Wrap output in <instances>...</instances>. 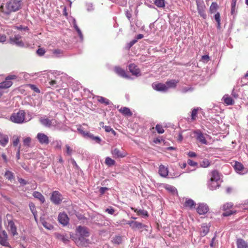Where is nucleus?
<instances>
[{"label": "nucleus", "mask_w": 248, "mask_h": 248, "mask_svg": "<svg viewBox=\"0 0 248 248\" xmlns=\"http://www.w3.org/2000/svg\"><path fill=\"white\" fill-rule=\"evenodd\" d=\"M21 5V0H11L6 3L5 6L3 4L0 5V12L5 15H8L12 12L19 10Z\"/></svg>", "instance_id": "1"}, {"label": "nucleus", "mask_w": 248, "mask_h": 248, "mask_svg": "<svg viewBox=\"0 0 248 248\" xmlns=\"http://www.w3.org/2000/svg\"><path fill=\"white\" fill-rule=\"evenodd\" d=\"M79 236L76 239V243L78 246H83L87 243V240L85 237H89L90 233L88 229L85 227L78 226L77 229Z\"/></svg>", "instance_id": "2"}, {"label": "nucleus", "mask_w": 248, "mask_h": 248, "mask_svg": "<svg viewBox=\"0 0 248 248\" xmlns=\"http://www.w3.org/2000/svg\"><path fill=\"white\" fill-rule=\"evenodd\" d=\"M11 120L16 124H22L28 121L25 119V112L23 110H19L16 113H13L10 117Z\"/></svg>", "instance_id": "3"}, {"label": "nucleus", "mask_w": 248, "mask_h": 248, "mask_svg": "<svg viewBox=\"0 0 248 248\" xmlns=\"http://www.w3.org/2000/svg\"><path fill=\"white\" fill-rule=\"evenodd\" d=\"M197 7L198 12L201 17L203 19H206L207 15L206 13V6L203 0H197L196 1Z\"/></svg>", "instance_id": "4"}, {"label": "nucleus", "mask_w": 248, "mask_h": 248, "mask_svg": "<svg viewBox=\"0 0 248 248\" xmlns=\"http://www.w3.org/2000/svg\"><path fill=\"white\" fill-rule=\"evenodd\" d=\"M50 200L54 204L59 205L62 201V195L59 191H54L52 193Z\"/></svg>", "instance_id": "5"}, {"label": "nucleus", "mask_w": 248, "mask_h": 248, "mask_svg": "<svg viewBox=\"0 0 248 248\" xmlns=\"http://www.w3.org/2000/svg\"><path fill=\"white\" fill-rule=\"evenodd\" d=\"M111 154L114 158H124L127 155L126 153L124 150H120L117 148H112Z\"/></svg>", "instance_id": "6"}, {"label": "nucleus", "mask_w": 248, "mask_h": 248, "mask_svg": "<svg viewBox=\"0 0 248 248\" xmlns=\"http://www.w3.org/2000/svg\"><path fill=\"white\" fill-rule=\"evenodd\" d=\"M193 134H194V137L198 141L202 144H207V140H206L203 133L200 130L197 129L194 130L193 131Z\"/></svg>", "instance_id": "7"}, {"label": "nucleus", "mask_w": 248, "mask_h": 248, "mask_svg": "<svg viewBox=\"0 0 248 248\" xmlns=\"http://www.w3.org/2000/svg\"><path fill=\"white\" fill-rule=\"evenodd\" d=\"M21 36L19 35H15L14 36L10 38V42L12 44H15L17 46L23 47L24 44L21 40Z\"/></svg>", "instance_id": "8"}, {"label": "nucleus", "mask_w": 248, "mask_h": 248, "mask_svg": "<svg viewBox=\"0 0 248 248\" xmlns=\"http://www.w3.org/2000/svg\"><path fill=\"white\" fill-rule=\"evenodd\" d=\"M209 208L207 204L204 203H200L196 208L197 213L200 215H205L209 211Z\"/></svg>", "instance_id": "9"}, {"label": "nucleus", "mask_w": 248, "mask_h": 248, "mask_svg": "<svg viewBox=\"0 0 248 248\" xmlns=\"http://www.w3.org/2000/svg\"><path fill=\"white\" fill-rule=\"evenodd\" d=\"M0 244L4 247H10L8 241V236L5 231L0 232Z\"/></svg>", "instance_id": "10"}, {"label": "nucleus", "mask_w": 248, "mask_h": 248, "mask_svg": "<svg viewBox=\"0 0 248 248\" xmlns=\"http://www.w3.org/2000/svg\"><path fill=\"white\" fill-rule=\"evenodd\" d=\"M36 138L41 144L47 145L49 142L48 137L44 133H38Z\"/></svg>", "instance_id": "11"}, {"label": "nucleus", "mask_w": 248, "mask_h": 248, "mask_svg": "<svg viewBox=\"0 0 248 248\" xmlns=\"http://www.w3.org/2000/svg\"><path fill=\"white\" fill-rule=\"evenodd\" d=\"M58 219L59 223L63 226L67 225L69 223V218L67 214L64 212L59 214Z\"/></svg>", "instance_id": "12"}, {"label": "nucleus", "mask_w": 248, "mask_h": 248, "mask_svg": "<svg viewBox=\"0 0 248 248\" xmlns=\"http://www.w3.org/2000/svg\"><path fill=\"white\" fill-rule=\"evenodd\" d=\"M153 89L157 91L166 92L168 91V87L166 84L162 83H155L152 84Z\"/></svg>", "instance_id": "13"}, {"label": "nucleus", "mask_w": 248, "mask_h": 248, "mask_svg": "<svg viewBox=\"0 0 248 248\" xmlns=\"http://www.w3.org/2000/svg\"><path fill=\"white\" fill-rule=\"evenodd\" d=\"M128 69L130 72L134 76L139 77L141 75L140 69L134 63H131L129 65Z\"/></svg>", "instance_id": "14"}, {"label": "nucleus", "mask_w": 248, "mask_h": 248, "mask_svg": "<svg viewBox=\"0 0 248 248\" xmlns=\"http://www.w3.org/2000/svg\"><path fill=\"white\" fill-rule=\"evenodd\" d=\"M7 229L12 235H17L16 226L12 220H8Z\"/></svg>", "instance_id": "15"}, {"label": "nucleus", "mask_w": 248, "mask_h": 248, "mask_svg": "<svg viewBox=\"0 0 248 248\" xmlns=\"http://www.w3.org/2000/svg\"><path fill=\"white\" fill-rule=\"evenodd\" d=\"M221 182L209 180L208 182V187L211 190L216 189L220 186Z\"/></svg>", "instance_id": "16"}, {"label": "nucleus", "mask_w": 248, "mask_h": 248, "mask_svg": "<svg viewBox=\"0 0 248 248\" xmlns=\"http://www.w3.org/2000/svg\"><path fill=\"white\" fill-rule=\"evenodd\" d=\"M234 168L236 172L240 174H244L246 173L245 168L243 164L240 162H236L234 166Z\"/></svg>", "instance_id": "17"}, {"label": "nucleus", "mask_w": 248, "mask_h": 248, "mask_svg": "<svg viewBox=\"0 0 248 248\" xmlns=\"http://www.w3.org/2000/svg\"><path fill=\"white\" fill-rule=\"evenodd\" d=\"M209 176H210L209 180H213L214 181H219V182H221V181L220 180V174L216 170L212 171L211 172V173L209 174Z\"/></svg>", "instance_id": "18"}, {"label": "nucleus", "mask_w": 248, "mask_h": 248, "mask_svg": "<svg viewBox=\"0 0 248 248\" xmlns=\"http://www.w3.org/2000/svg\"><path fill=\"white\" fill-rule=\"evenodd\" d=\"M148 227L147 225L143 224L140 222L134 221L133 225H132V229L136 230L137 229H144L146 231H148Z\"/></svg>", "instance_id": "19"}, {"label": "nucleus", "mask_w": 248, "mask_h": 248, "mask_svg": "<svg viewBox=\"0 0 248 248\" xmlns=\"http://www.w3.org/2000/svg\"><path fill=\"white\" fill-rule=\"evenodd\" d=\"M168 169L167 167H166L163 165L159 166L158 173L159 175L163 177H166L168 175Z\"/></svg>", "instance_id": "20"}, {"label": "nucleus", "mask_w": 248, "mask_h": 248, "mask_svg": "<svg viewBox=\"0 0 248 248\" xmlns=\"http://www.w3.org/2000/svg\"><path fill=\"white\" fill-rule=\"evenodd\" d=\"M114 71L116 72V73L120 77L126 78H129V77L127 75L125 71L122 68L119 67H116L114 69Z\"/></svg>", "instance_id": "21"}, {"label": "nucleus", "mask_w": 248, "mask_h": 248, "mask_svg": "<svg viewBox=\"0 0 248 248\" xmlns=\"http://www.w3.org/2000/svg\"><path fill=\"white\" fill-rule=\"evenodd\" d=\"M131 209L133 210L135 212L137 213V215L139 216L141 215L144 217H147L149 216L148 212L145 210L142 209H138L137 208L131 207Z\"/></svg>", "instance_id": "22"}, {"label": "nucleus", "mask_w": 248, "mask_h": 248, "mask_svg": "<svg viewBox=\"0 0 248 248\" xmlns=\"http://www.w3.org/2000/svg\"><path fill=\"white\" fill-rule=\"evenodd\" d=\"M8 137L0 133V144L3 147H5L8 143Z\"/></svg>", "instance_id": "23"}, {"label": "nucleus", "mask_w": 248, "mask_h": 248, "mask_svg": "<svg viewBox=\"0 0 248 248\" xmlns=\"http://www.w3.org/2000/svg\"><path fill=\"white\" fill-rule=\"evenodd\" d=\"M236 245L237 248H248V244L247 243L241 238L237 240Z\"/></svg>", "instance_id": "24"}, {"label": "nucleus", "mask_w": 248, "mask_h": 248, "mask_svg": "<svg viewBox=\"0 0 248 248\" xmlns=\"http://www.w3.org/2000/svg\"><path fill=\"white\" fill-rule=\"evenodd\" d=\"M178 82V80L171 79L166 82L165 84L167 87H168V89L169 88H175L176 87L177 84Z\"/></svg>", "instance_id": "25"}, {"label": "nucleus", "mask_w": 248, "mask_h": 248, "mask_svg": "<svg viewBox=\"0 0 248 248\" xmlns=\"http://www.w3.org/2000/svg\"><path fill=\"white\" fill-rule=\"evenodd\" d=\"M33 196L39 200L42 203H43L45 202V199L44 196L39 192L34 191L33 193Z\"/></svg>", "instance_id": "26"}, {"label": "nucleus", "mask_w": 248, "mask_h": 248, "mask_svg": "<svg viewBox=\"0 0 248 248\" xmlns=\"http://www.w3.org/2000/svg\"><path fill=\"white\" fill-rule=\"evenodd\" d=\"M40 122L43 125L46 127H50L52 124V120L46 118H41Z\"/></svg>", "instance_id": "27"}, {"label": "nucleus", "mask_w": 248, "mask_h": 248, "mask_svg": "<svg viewBox=\"0 0 248 248\" xmlns=\"http://www.w3.org/2000/svg\"><path fill=\"white\" fill-rule=\"evenodd\" d=\"M40 222L42 225L46 229L51 230L53 229V226L50 223L46 222L44 218H41Z\"/></svg>", "instance_id": "28"}, {"label": "nucleus", "mask_w": 248, "mask_h": 248, "mask_svg": "<svg viewBox=\"0 0 248 248\" xmlns=\"http://www.w3.org/2000/svg\"><path fill=\"white\" fill-rule=\"evenodd\" d=\"M12 85V82L8 80L7 78L3 82L0 83V89H6L11 87Z\"/></svg>", "instance_id": "29"}, {"label": "nucleus", "mask_w": 248, "mask_h": 248, "mask_svg": "<svg viewBox=\"0 0 248 248\" xmlns=\"http://www.w3.org/2000/svg\"><path fill=\"white\" fill-rule=\"evenodd\" d=\"M209 228L205 224H202L201 226V235L204 236L209 232Z\"/></svg>", "instance_id": "30"}, {"label": "nucleus", "mask_w": 248, "mask_h": 248, "mask_svg": "<svg viewBox=\"0 0 248 248\" xmlns=\"http://www.w3.org/2000/svg\"><path fill=\"white\" fill-rule=\"evenodd\" d=\"M223 100L224 101V102L227 105H232L234 103V101L233 100L232 98L227 94L225 95L223 97Z\"/></svg>", "instance_id": "31"}, {"label": "nucleus", "mask_w": 248, "mask_h": 248, "mask_svg": "<svg viewBox=\"0 0 248 248\" xmlns=\"http://www.w3.org/2000/svg\"><path fill=\"white\" fill-rule=\"evenodd\" d=\"M119 111L126 116H131L132 115V113L131 112L130 109L127 107L121 108L119 109Z\"/></svg>", "instance_id": "32"}, {"label": "nucleus", "mask_w": 248, "mask_h": 248, "mask_svg": "<svg viewBox=\"0 0 248 248\" xmlns=\"http://www.w3.org/2000/svg\"><path fill=\"white\" fill-rule=\"evenodd\" d=\"M165 188L169 192H170L171 194H172L173 195L177 193V191L176 188L172 186L167 185L165 187Z\"/></svg>", "instance_id": "33"}, {"label": "nucleus", "mask_w": 248, "mask_h": 248, "mask_svg": "<svg viewBox=\"0 0 248 248\" xmlns=\"http://www.w3.org/2000/svg\"><path fill=\"white\" fill-rule=\"evenodd\" d=\"M214 18L216 21L217 22V28L219 30L220 29L221 23H220V14L217 12L214 16Z\"/></svg>", "instance_id": "34"}, {"label": "nucleus", "mask_w": 248, "mask_h": 248, "mask_svg": "<svg viewBox=\"0 0 248 248\" xmlns=\"http://www.w3.org/2000/svg\"><path fill=\"white\" fill-rule=\"evenodd\" d=\"M195 205V202L192 199L186 200L185 203V206L192 209Z\"/></svg>", "instance_id": "35"}, {"label": "nucleus", "mask_w": 248, "mask_h": 248, "mask_svg": "<svg viewBox=\"0 0 248 248\" xmlns=\"http://www.w3.org/2000/svg\"><path fill=\"white\" fill-rule=\"evenodd\" d=\"M97 98L98 101L102 104H104L106 105H108L110 104V101L108 99L102 96H97Z\"/></svg>", "instance_id": "36"}, {"label": "nucleus", "mask_w": 248, "mask_h": 248, "mask_svg": "<svg viewBox=\"0 0 248 248\" xmlns=\"http://www.w3.org/2000/svg\"><path fill=\"white\" fill-rule=\"evenodd\" d=\"M4 177L8 180L11 181L14 178V174L12 171L7 170L5 172Z\"/></svg>", "instance_id": "37"}, {"label": "nucleus", "mask_w": 248, "mask_h": 248, "mask_svg": "<svg viewBox=\"0 0 248 248\" xmlns=\"http://www.w3.org/2000/svg\"><path fill=\"white\" fill-rule=\"evenodd\" d=\"M105 163L107 166L110 167L115 165V161L109 157H107Z\"/></svg>", "instance_id": "38"}, {"label": "nucleus", "mask_w": 248, "mask_h": 248, "mask_svg": "<svg viewBox=\"0 0 248 248\" xmlns=\"http://www.w3.org/2000/svg\"><path fill=\"white\" fill-rule=\"evenodd\" d=\"M122 238L120 235H116L113 237L112 242L114 244L119 245L122 243Z\"/></svg>", "instance_id": "39"}, {"label": "nucleus", "mask_w": 248, "mask_h": 248, "mask_svg": "<svg viewBox=\"0 0 248 248\" xmlns=\"http://www.w3.org/2000/svg\"><path fill=\"white\" fill-rule=\"evenodd\" d=\"M217 8H218V5H217V3L215 2H212L210 7V8H209L210 12L211 14L215 13L216 12Z\"/></svg>", "instance_id": "40"}, {"label": "nucleus", "mask_w": 248, "mask_h": 248, "mask_svg": "<svg viewBox=\"0 0 248 248\" xmlns=\"http://www.w3.org/2000/svg\"><path fill=\"white\" fill-rule=\"evenodd\" d=\"M154 3L159 8H163L165 7V0H155Z\"/></svg>", "instance_id": "41"}, {"label": "nucleus", "mask_w": 248, "mask_h": 248, "mask_svg": "<svg viewBox=\"0 0 248 248\" xmlns=\"http://www.w3.org/2000/svg\"><path fill=\"white\" fill-rule=\"evenodd\" d=\"M89 138L95 141L97 143H100L101 141V139L98 136H94L93 134L91 133L89 134Z\"/></svg>", "instance_id": "42"}, {"label": "nucleus", "mask_w": 248, "mask_h": 248, "mask_svg": "<svg viewBox=\"0 0 248 248\" xmlns=\"http://www.w3.org/2000/svg\"><path fill=\"white\" fill-rule=\"evenodd\" d=\"M29 206L30 210L34 216L35 219L36 220L37 211H36V208L34 204L32 203H31L29 204Z\"/></svg>", "instance_id": "43"}, {"label": "nucleus", "mask_w": 248, "mask_h": 248, "mask_svg": "<svg viewBox=\"0 0 248 248\" xmlns=\"http://www.w3.org/2000/svg\"><path fill=\"white\" fill-rule=\"evenodd\" d=\"M210 165L209 160L207 159H204L200 162V166L203 168H207Z\"/></svg>", "instance_id": "44"}, {"label": "nucleus", "mask_w": 248, "mask_h": 248, "mask_svg": "<svg viewBox=\"0 0 248 248\" xmlns=\"http://www.w3.org/2000/svg\"><path fill=\"white\" fill-rule=\"evenodd\" d=\"M58 78H56V79H51L48 82V84L50 86L56 88L58 87V84L59 83V82L58 80Z\"/></svg>", "instance_id": "45"}, {"label": "nucleus", "mask_w": 248, "mask_h": 248, "mask_svg": "<svg viewBox=\"0 0 248 248\" xmlns=\"http://www.w3.org/2000/svg\"><path fill=\"white\" fill-rule=\"evenodd\" d=\"M194 90L193 88L191 86L184 87L181 89V92L182 93H186L187 92H191Z\"/></svg>", "instance_id": "46"}, {"label": "nucleus", "mask_w": 248, "mask_h": 248, "mask_svg": "<svg viewBox=\"0 0 248 248\" xmlns=\"http://www.w3.org/2000/svg\"><path fill=\"white\" fill-rule=\"evenodd\" d=\"M233 206V203L232 202H227L225 203L222 206V209L224 211H226L227 210L230 209Z\"/></svg>", "instance_id": "47"}, {"label": "nucleus", "mask_w": 248, "mask_h": 248, "mask_svg": "<svg viewBox=\"0 0 248 248\" xmlns=\"http://www.w3.org/2000/svg\"><path fill=\"white\" fill-rule=\"evenodd\" d=\"M78 131L83 136L89 138V134H91V133L84 131L81 128H78Z\"/></svg>", "instance_id": "48"}, {"label": "nucleus", "mask_w": 248, "mask_h": 248, "mask_svg": "<svg viewBox=\"0 0 248 248\" xmlns=\"http://www.w3.org/2000/svg\"><path fill=\"white\" fill-rule=\"evenodd\" d=\"M225 212L223 213V216L224 217H228L231 216L236 213V211H232L229 209L224 211Z\"/></svg>", "instance_id": "49"}, {"label": "nucleus", "mask_w": 248, "mask_h": 248, "mask_svg": "<svg viewBox=\"0 0 248 248\" xmlns=\"http://www.w3.org/2000/svg\"><path fill=\"white\" fill-rule=\"evenodd\" d=\"M155 129L159 134H162L164 132V130L161 125L157 124L155 126Z\"/></svg>", "instance_id": "50"}, {"label": "nucleus", "mask_w": 248, "mask_h": 248, "mask_svg": "<svg viewBox=\"0 0 248 248\" xmlns=\"http://www.w3.org/2000/svg\"><path fill=\"white\" fill-rule=\"evenodd\" d=\"M31 142V139L27 137L23 140V143L25 146H29Z\"/></svg>", "instance_id": "51"}, {"label": "nucleus", "mask_w": 248, "mask_h": 248, "mask_svg": "<svg viewBox=\"0 0 248 248\" xmlns=\"http://www.w3.org/2000/svg\"><path fill=\"white\" fill-rule=\"evenodd\" d=\"M198 108H194L191 111V119L194 120L197 115Z\"/></svg>", "instance_id": "52"}, {"label": "nucleus", "mask_w": 248, "mask_h": 248, "mask_svg": "<svg viewBox=\"0 0 248 248\" xmlns=\"http://www.w3.org/2000/svg\"><path fill=\"white\" fill-rule=\"evenodd\" d=\"M19 142V138L18 137H14L13 139V143L14 146H16Z\"/></svg>", "instance_id": "53"}, {"label": "nucleus", "mask_w": 248, "mask_h": 248, "mask_svg": "<svg viewBox=\"0 0 248 248\" xmlns=\"http://www.w3.org/2000/svg\"><path fill=\"white\" fill-rule=\"evenodd\" d=\"M87 10L88 12H92L93 10V6L92 3H88L86 4Z\"/></svg>", "instance_id": "54"}, {"label": "nucleus", "mask_w": 248, "mask_h": 248, "mask_svg": "<svg viewBox=\"0 0 248 248\" xmlns=\"http://www.w3.org/2000/svg\"><path fill=\"white\" fill-rule=\"evenodd\" d=\"M66 149V154L68 155H71L72 154L73 150L70 148V147L68 145L66 144L65 145Z\"/></svg>", "instance_id": "55"}, {"label": "nucleus", "mask_w": 248, "mask_h": 248, "mask_svg": "<svg viewBox=\"0 0 248 248\" xmlns=\"http://www.w3.org/2000/svg\"><path fill=\"white\" fill-rule=\"evenodd\" d=\"M29 86L31 89L34 91L35 92L37 93H40V90L35 85L33 84H30Z\"/></svg>", "instance_id": "56"}, {"label": "nucleus", "mask_w": 248, "mask_h": 248, "mask_svg": "<svg viewBox=\"0 0 248 248\" xmlns=\"http://www.w3.org/2000/svg\"><path fill=\"white\" fill-rule=\"evenodd\" d=\"M36 52L38 55L43 56L45 53V50L42 48H40L37 50Z\"/></svg>", "instance_id": "57"}, {"label": "nucleus", "mask_w": 248, "mask_h": 248, "mask_svg": "<svg viewBox=\"0 0 248 248\" xmlns=\"http://www.w3.org/2000/svg\"><path fill=\"white\" fill-rule=\"evenodd\" d=\"M16 28L18 30H20V31H27L29 30V29L27 26H23L22 25L16 26Z\"/></svg>", "instance_id": "58"}, {"label": "nucleus", "mask_w": 248, "mask_h": 248, "mask_svg": "<svg viewBox=\"0 0 248 248\" xmlns=\"http://www.w3.org/2000/svg\"><path fill=\"white\" fill-rule=\"evenodd\" d=\"M59 238L62 240L64 243H66L69 241L67 237H65L63 235H60Z\"/></svg>", "instance_id": "59"}, {"label": "nucleus", "mask_w": 248, "mask_h": 248, "mask_svg": "<svg viewBox=\"0 0 248 248\" xmlns=\"http://www.w3.org/2000/svg\"><path fill=\"white\" fill-rule=\"evenodd\" d=\"M137 42V40L135 39L130 41L128 44H127V47L128 48H130L132 47Z\"/></svg>", "instance_id": "60"}, {"label": "nucleus", "mask_w": 248, "mask_h": 248, "mask_svg": "<svg viewBox=\"0 0 248 248\" xmlns=\"http://www.w3.org/2000/svg\"><path fill=\"white\" fill-rule=\"evenodd\" d=\"M187 164L191 166H195L197 164V163L196 162L193 161L191 159L187 160Z\"/></svg>", "instance_id": "61"}, {"label": "nucleus", "mask_w": 248, "mask_h": 248, "mask_svg": "<svg viewBox=\"0 0 248 248\" xmlns=\"http://www.w3.org/2000/svg\"><path fill=\"white\" fill-rule=\"evenodd\" d=\"M18 181L19 183L23 186H25L28 184L27 181L23 178H18Z\"/></svg>", "instance_id": "62"}, {"label": "nucleus", "mask_w": 248, "mask_h": 248, "mask_svg": "<svg viewBox=\"0 0 248 248\" xmlns=\"http://www.w3.org/2000/svg\"><path fill=\"white\" fill-rule=\"evenodd\" d=\"M53 54L56 55V57H59V55L62 53V51L60 49H55L53 50Z\"/></svg>", "instance_id": "63"}, {"label": "nucleus", "mask_w": 248, "mask_h": 248, "mask_svg": "<svg viewBox=\"0 0 248 248\" xmlns=\"http://www.w3.org/2000/svg\"><path fill=\"white\" fill-rule=\"evenodd\" d=\"M106 212H108V214L110 215H113L114 213L115 210L112 208H107L106 209Z\"/></svg>", "instance_id": "64"}]
</instances>
